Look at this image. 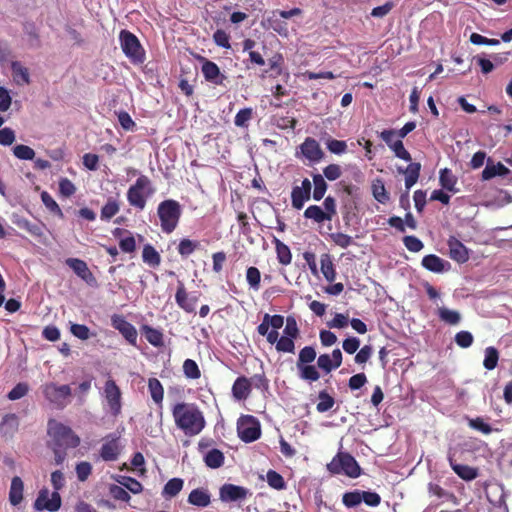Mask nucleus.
Here are the masks:
<instances>
[{
  "instance_id": "obj_1",
  "label": "nucleus",
  "mask_w": 512,
  "mask_h": 512,
  "mask_svg": "<svg viewBox=\"0 0 512 512\" xmlns=\"http://www.w3.org/2000/svg\"><path fill=\"white\" fill-rule=\"evenodd\" d=\"M172 416L177 428L186 436L198 435L205 427L203 412L194 403L180 402L173 406Z\"/></svg>"
},
{
  "instance_id": "obj_2",
  "label": "nucleus",
  "mask_w": 512,
  "mask_h": 512,
  "mask_svg": "<svg viewBox=\"0 0 512 512\" xmlns=\"http://www.w3.org/2000/svg\"><path fill=\"white\" fill-rule=\"evenodd\" d=\"M51 483L54 488V492L51 494V498H49V491L47 488H43L39 491L38 496L34 502V508L38 511L47 510L50 512H55L61 507V496L59 494V490H61L65 485V478L63 473L60 470H56L51 474Z\"/></svg>"
},
{
  "instance_id": "obj_3",
  "label": "nucleus",
  "mask_w": 512,
  "mask_h": 512,
  "mask_svg": "<svg viewBox=\"0 0 512 512\" xmlns=\"http://www.w3.org/2000/svg\"><path fill=\"white\" fill-rule=\"evenodd\" d=\"M47 432L53 441V445L59 448H76L80 444V438L73 430L55 419L48 421Z\"/></svg>"
},
{
  "instance_id": "obj_4",
  "label": "nucleus",
  "mask_w": 512,
  "mask_h": 512,
  "mask_svg": "<svg viewBox=\"0 0 512 512\" xmlns=\"http://www.w3.org/2000/svg\"><path fill=\"white\" fill-rule=\"evenodd\" d=\"M157 214L160 219L162 231L170 234L176 229L182 210L178 201L167 199L159 203Z\"/></svg>"
},
{
  "instance_id": "obj_5",
  "label": "nucleus",
  "mask_w": 512,
  "mask_h": 512,
  "mask_svg": "<svg viewBox=\"0 0 512 512\" xmlns=\"http://www.w3.org/2000/svg\"><path fill=\"white\" fill-rule=\"evenodd\" d=\"M151 180L146 175H140L127 191L128 203L139 210L146 206L147 199L154 193Z\"/></svg>"
},
{
  "instance_id": "obj_6",
  "label": "nucleus",
  "mask_w": 512,
  "mask_h": 512,
  "mask_svg": "<svg viewBox=\"0 0 512 512\" xmlns=\"http://www.w3.org/2000/svg\"><path fill=\"white\" fill-rule=\"evenodd\" d=\"M327 469L332 474H345L351 478L360 476L361 469L355 458L346 452H339L332 461L327 464Z\"/></svg>"
},
{
  "instance_id": "obj_7",
  "label": "nucleus",
  "mask_w": 512,
  "mask_h": 512,
  "mask_svg": "<svg viewBox=\"0 0 512 512\" xmlns=\"http://www.w3.org/2000/svg\"><path fill=\"white\" fill-rule=\"evenodd\" d=\"M42 393L51 405L57 409H63L70 402L72 390L69 385H57L50 382L42 386Z\"/></svg>"
},
{
  "instance_id": "obj_8",
  "label": "nucleus",
  "mask_w": 512,
  "mask_h": 512,
  "mask_svg": "<svg viewBox=\"0 0 512 512\" xmlns=\"http://www.w3.org/2000/svg\"><path fill=\"white\" fill-rule=\"evenodd\" d=\"M120 46L123 53L133 63H143L145 60V51L140 44L139 39L128 30H121L119 33Z\"/></svg>"
},
{
  "instance_id": "obj_9",
  "label": "nucleus",
  "mask_w": 512,
  "mask_h": 512,
  "mask_svg": "<svg viewBox=\"0 0 512 512\" xmlns=\"http://www.w3.org/2000/svg\"><path fill=\"white\" fill-rule=\"evenodd\" d=\"M421 167V163L419 162L409 163L405 168L401 166L397 167V172L405 175L406 193L402 194L399 200L400 205L405 209L410 206L408 192L417 183L420 177Z\"/></svg>"
},
{
  "instance_id": "obj_10",
  "label": "nucleus",
  "mask_w": 512,
  "mask_h": 512,
  "mask_svg": "<svg viewBox=\"0 0 512 512\" xmlns=\"http://www.w3.org/2000/svg\"><path fill=\"white\" fill-rule=\"evenodd\" d=\"M103 394L107 401L110 413L114 417L120 415L122 410V393L115 380L112 378L107 379L104 385Z\"/></svg>"
},
{
  "instance_id": "obj_11",
  "label": "nucleus",
  "mask_w": 512,
  "mask_h": 512,
  "mask_svg": "<svg viewBox=\"0 0 512 512\" xmlns=\"http://www.w3.org/2000/svg\"><path fill=\"white\" fill-rule=\"evenodd\" d=\"M237 431L239 438L246 443L256 441L261 436L259 422L249 415L240 419Z\"/></svg>"
},
{
  "instance_id": "obj_12",
  "label": "nucleus",
  "mask_w": 512,
  "mask_h": 512,
  "mask_svg": "<svg viewBox=\"0 0 512 512\" xmlns=\"http://www.w3.org/2000/svg\"><path fill=\"white\" fill-rule=\"evenodd\" d=\"M251 496L252 492L248 488L231 483H225L219 489V499L224 503H241Z\"/></svg>"
},
{
  "instance_id": "obj_13",
  "label": "nucleus",
  "mask_w": 512,
  "mask_h": 512,
  "mask_svg": "<svg viewBox=\"0 0 512 512\" xmlns=\"http://www.w3.org/2000/svg\"><path fill=\"white\" fill-rule=\"evenodd\" d=\"M103 441L104 442L99 451L101 459L106 462L116 461L122 452L120 435L117 433H110L103 438Z\"/></svg>"
},
{
  "instance_id": "obj_14",
  "label": "nucleus",
  "mask_w": 512,
  "mask_h": 512,
  "mask_svg": "<svg viewBox=\"0 0 512 512\" xmlns=\"http://www.w3.org/2000/svg\"><path fill=\"white\" fill-rule=\"evenodd\" d=\"M379 136L387 144V146L394 152L397 158L412 163L411 154L404 147L402 139H395L397 135L394 129L383 130Z\"/></svg>"
},
{
  "instance_id": "obj_15",
  "label": "nucleus",
  "mask_w": 512,
  "mask_h": 512,
  "mask_svg": "<svg viewBox=\"0 0 512 512\" xmlns=\"http://www.w3.org/2000/svg\"><path fill=\"white\" fill-rule=\"evenodd\" d=\"M111 323L114 329L118 330L121 335L129 342L136 346L138 333L136 328L128 322L123 315L114 314L111 317Z\"/></svg>"
},
{
  "instance_id": "obj_16",
  "label": "nucleus",
  "mask_w": 512,
  "mask_h": 512,
  "mask_svg": "<svg viewBox=\"0 0 512 512\" xmlns=\"http://www.w3.org/2000/svg\"><path fill=\"white\" fill-rule=\"evenodd\" d=\"M66 264L74 271V273L91 287L98 285L97 279L89 269L87 263L79 258H68Z\"/></svg>"
},
{
  "instance_id": "obj_17",
  "label": "nucleus",
  "mask_w": 512,
  "mask_h": 512,
  "mask_svg": "<svg viewBox=\"0 0 512 512\" xmlns=\"http://www.w3.org/2000/svg\"><path fill=\"white\" fill-rule=\"evenodd\" d=\"M311 182L308 178L302 181L301 186H294L291 192L292 207L300 210L303 208L304 203L311 197Z\"/></svg>"
},
{
  "instance_id": "obj_18",
  "label": "nucleus",
  "mask_w": 512,
  "mask_h": 512,
  "mask_svg": "<svg viewBox=\"0 0 512 512\" xmlns=\"http://www.w3.org/2000/svg\"><path fill=\"white\" fill-rule=\"evenodd\" d=\"M175 301L177 305L186 313H193L195 312L198 297L190 296L185 288L184 283L182 281H178V286L175 293Z\"/></svg>"
},
{
  "instance_id": "obj_19",
  "label": "nucleus",
  "mask_w": 512,
  "mask_h": 512,
  "mask_svg": "<svg viewBox=\"0 0 512 512\" xmlns=\"http://www.w3.org/2000/svg\"><path fill=\"white\" fill-rule=\"evenodd\" d=\"M202 61L201 72L205 80L214 85H223L227 77L220 72L218 65L203 57Z\"/></svg>"
},
{
  "instance_id": "obj_20",
  "label": "nucleus",
  "mask_w": 512,
  "mask_h": 512,
  "mask_svg": "<svg viewBox=\"0 0 512 512\" xmlns=\"http://www.w3.org/2000/svg\"><path fill=\"white\" fill-rule=\"evenodd\" d=\"M302 155L312 163L320 162L324 157V152L320 144L312 137H307L300 145Z\"/></svg>"
},
{
  "instance_id": "obj_21",
  "label": "nucleus",
  "mask_w": 512,
  "mask_h": 512,
  "mask_svg": "<svg viewBox=\"0 0 512 512\" xmlns=\"http://www.w3.org/2000/svg\"><path fill=\"white\" fill-rule=\"evenodd\" d=\"M450 258L458 263H465L469 259L468 249L456 237L451 236L448 239Z\"/></svg>"
},
{
  "instance_id": "obj_22",
  "label": "nucleus",
  "mask_w": 512,
  "mask_h": 512,
  "mask_svg": "<svg viewBox=\"0 0 512 512\" xmlns=\"http://www.w3.org/2000/svg\"><path fill=\"white\" fill-rule=\"evenodd\" d=\"M252 391V381L246 376H239L232 385V395L238 400H246Z\"/></svg>"
},
{
  "instance_id": "obj_23",
  "label": "nucleus",
  "mask_w": 512,
  "mask_h": 512,
  "mask_svg": "<svg viewBox=\"0 0 512 512\" xmlns=\"http://www.w3.org/2000/svg\"><path fill=\"white\" fill-rule=\"evenodd\" d=\"M422 266L431 272L442 273L450 267V263L435 254H429L423 257Z\"/></svg>"
},
{
  "instance_id": "obj_24",
  "label": "nucleus",
  "mask_w": 512,
  "mask_h": 512,
  "mask_svg": "<svg viewBox=\"0 0 512 512\" xmlns=\"http://www.w3.org/2000/svg\"><path fill=\"white\" fill-rule=\"evenodd\" d=\"M188 503L197 507H207L211 503V495L205 488L193 489L187 499Z\"/></svg>"
},
{
  "instance_id": "obj_25",
  "label": "nucleus",
  "mask_w": 512,
  "mask_h": 512,
  "mask_svg": "<svg viewBox=\"0 0 512 512\" xmlns=\"http://www.w3.org/2000/svg\"><path fill=\"white\" fill-rule=\"evenodd\" d=\"M19 428V418L16 414H6L0 423V433L4 437H12Z\"/></svg>"
},
{
  "instance_id": "obj_26",
  "label": "nucleus",
  "mask_w": 512,
  "mask_h": 512,
  "mask_svg": "<svg viewBox=\"0 0 512 512\" xmlns=\"http://www.w3.org/2000/svg\"><path fill=\"white\" fill-rule=\"evenodd\" d=\"M140 330L146 340L154 347H162L164 345V335L161 330L147 324L142 325Z\"/></svg>"
},
{
  "instance_id": "obj_27",
  "label": "nucleus",
  "mask_w": 512,
  "mask_h": 512,
  "mask_svg": "<svg viewBox=\"0 0 512 512\" xmlns=\"http://www.w3.org/2000/svg\"><path fill=\"white\" fill-rule=\"evenodd\" d=\"M510 173V170L503 165L501 162L492 164L491 160L488 159L487 165L482 171V179L490 180L496 176H506Z\"/></svg>"
},
{
  "instance_id": "obj_28",
  "label": "nucleus",
  "mask_w": 512,
  "mask_h": 512,
  "mask_svg": "<svg viewBox=\"0 0 512 512\" xmlns=\"http://www.w3.org/2000/svg\"><path fill=\"white\" fill-rule=\"evenodd\" d=\"M23 490L24 484L22 479L19 476L13 477L9 491V501L13 506H17L22 502Z\"/></svg>"
},
{
  "instance_id": "obj_29",
  "label": "nucleus",
  "mask_w": 512,
  "mask_h": 512,
  "mask_svg": "<svg viewBox=\"0 0 512 512\" xmlns=\"http://www.w3.org/2000/svg\"><path fill=\"white\" fill-rule=\"evenodd\" d=\"M452 470L463 480L471 481L478 476V471L468 465L458 464L452 458L449 459Z\"/></svg>"
},
{
  "instance_id": "obj_30",
  "label": "nucleus",
  "mask_w": 512,
  "mask_h": 512,
  "mask_svg": "<svg viewBox=\"0 0 512 512\" xmlns=\"http://www.w3.org/2000/svg\"><path fill=\"white\" fill-rule=\"evenodd\" d=\"M439 182L443 189L452 192L457 193L458 189L456 188L457 184V178L452 173V171L448 168H444L440 170L439 173Z\"/></svg>"
},
{
  "instance_id": "obj_31",
  "label": "nucleus",
  "mask_w": 512,
  "mask_h": 512,
  "mask_svg": "<svg viewBox=\"0 0 512 512\" xmlns=\"http://www.w3.org/2000/svg\"><path fill=\"white\" fill-rule=\"evenodd\" d=\"M148 389L153 401L162 408L164 398V388L161 382L157 378L148 379Z\"/></svg>"
},
{
  "instance_id": "obj_32",
  "label": "nucleus",
  "mask_w": 512,
  "mask_h": 512,
  "mask_svg": "<svg viewBox=\"0 0 512 512\" xmlns=\"http://www.w3.org/2000/svg\"><path fill=\"white\" fill-rule=\"evenodd\" d=\"M184 481L181 478H172L164 485L162 496L165 499H171L177 496L183 489Z\"/></svg>"
},
{
  "instance_id": "obj_33",
  "label": "nucleus",
  "mask_w": 512,
  "mask_h": 512,
  "mask_svg": "<svg viewBox=\"0 0 512 512\" xmlns=\"http://www.w3.org/2000/svg\"><path fill=\"white\" fill-rule=\"evenodd\" d=\"M143 262L152 268H156L161 263V256L158 251L151 245L146 244L142 251Z\"/></svg>"
},
{
  "instance_id": "obj_34",
  "label": "nucleus",
  "mask_w": 512,
  "mask_h": 512,
  "mask_svg": "<svg viewBox=\"0 0 512 512\" xmlns=\"http://www.w3.org/2000/svg\"><path fill=\"white\" fill-rule=\"evenodd\" d=\"M321 272L328 282H333L336 279V270L331 259L327 253L321 255Z\"/></svg>"
},
{
  "instance_id": "obj_35",
  "label": "nucleus",
  "mask_w": 512,
  "mask_h": 512,
  "mask_svg": "<svg viewBox=\"0 0 512 512\" xmlns=\"http://www.w3.org/2000/svg\"><path fill=\"white\" fill-rule=\"evenodd\" d=\"M273 243L275 244L277 259L279 263L285 266L289 265L292 261L290 248L276 237H274Z\"/></svg>"
},
{
  "instance_id": "obj_36",
  "label": "nucleus",
  "mask_w": 512,
  "mask_h": 512,
  "mask_svg": "<svg viewBox=\"0 0 512 512\" xmlns=\"http://www.w3.org/2000/svg\"><path fill=\"white\" fill-rule=\"evenodd\" d=\"M224 459L225 457L223 452L219 449L214 448L206 453L204 457V462L207 467L217 469L224 464Z\"/></svg>"
},
{
  "instance_id": "obj_37",
  "label": "nucleus",
  "mask_w": 512,
  "mask_h": 512,
  "mask_svg": "<svg viewBox=\"0 0 512 512\" xmlns=\"http://www.w3.org/2000/svg\"><path fill=\"white\" fill-rule=\"evenodd\" d=\"M428 492L430 495L437 497L443 502L456 503V496L452 492L446 491L438 484L429 483Z\"/></svg>"
},
{
  "instance_id": "obj_38",
  "label": "nucleus",
  "mask_w": 512,
  "mask_h": 512,
  "mask_svg": "<svg viewBox=\"0 0 512 512\" xmlns=\"http://www.w3.org/2000/svg\"><path fill=\"white\" fill-rule=\"evenodd\" d=\"M468 426L471 429L479 431L484 435H489L492 432H500L499 428H493L488 423H486L482 417L469 418Z\"/></svg>"
},
{
  "instance_id": "obj_39",
  "label": "nucleus",
  "mask_w": 512,
  "mask_h": 512,
  "mask_svg": "<svg viewBox=\"0 0 512 512\" xmlns=\"http://www.w3.org/2000/svg\"><path fill=\"white\" fill-rule=\"evenodd\" d=\"M119 210H120L119 202L112 197L108 198L105 205L101 208V214H100L101 220L109 221L119 212Z\"/></svg>"
},
{
  "instance_id": "obj_40",
  "label": "nucleus",
  "mask_w": 512,
  "mask_h": 512,
  "mask_svg": "<svg viewBox=\"0 0 512 512\" xmlns=\"http://www.w3.org/2000/svg\"><path fill=\"white\" fill-rule=\"evenodd\" d=\"M299 371V376L302 380L309 382H316L320 378V373L317 370L316 366L311 364H305L296 366Z\"/></svg>"
},
{
  "instance_id": "obj_41",
  "label": "nucleus",
  "mask_w": 512,
  "mask_h": 512,
  "mask_svg": "<svg viewBox=\"0 0 512 512\" xmlns=\"http://www.w3.org/2000/svg\"><path fill=\"white\" fill-rule=\"evenodd\" d=\"M318 399L319 402L316 405V409L319 413L329 411L335 404V399L326 390L319 392Z\"/></svg>"
},
{
  "instance_id": "obj_42",
  "label": "nucleus",
  "mask_w": 512,
  "mask_h": 512,
  "mask_svg": "<svg viewBox=\"0 0 512 512\" xmlns=\"http://www.w3.org/2000/svg\"><path fill=\"white\" fill-rule=\"evenodd\" d=\"M372 194L374 198L382 204H385L389 200V194L386 191L385 185L381 179H376L372 183Z\"/></svg>"
},
{
  "instance_id": "obj_43",
  "label": "nucleus",
  "mask_w": 512,
  "mask_h": 512,
  "mask_svg": "<svg viewBox=\"0 0 512 512\" xmlns=\"http://www.w3.org/2000/svg\"><path fill=\"white\" fill-rule=\"evenodd\" d=\"M304 217L307 219H312L316 223H322L329 219V215L324 214V210L317 205H311L307 207L304 211Z\"/></svg>"
},
{
  "instance_id": "obj_44",
  "label": "nucleus",
  "mask_w": 512,
  "mask_h": 512,
  "mask_svg": "<svg viewBox=\"0 0 512 512\" xmlns=\"http://www.w3.org/2000/svg\"><path fill=\"white\" fill-rule=\"evenodd\" d=\"M314 190H313V199L316 201H320L327 190V183L324 180V177L321 174H314L312 176Z\"/></svg>"
},
{
  "instance_id": "obj_45",
  "label": "nucleus",
  "mask_w": 512,
  "mask_h": 512,
  "mask_svg": "<svg viewBox=\"0 0 512 512\" xmlns=\"http://www.w3.org/2000/svg\"><path fill=\"white\" fill-rule=\"evenodd\" d=\"M200 246L199 241H193L187 238L182 239L177 247L178 253L186 258L194 253Z\"/></svg>"
},
{
  "instance_id": "obj_46",
  "label": "nucleus",
  "mask_w": 512,
  "mask_h": 512,
  "mask_svg": "<svg viewBox=\"0 0 512 512\" xmlns=\"http://www.w3.org/2000/svg\"><path fill=\"white\" fill-rule=\"evenodd\" d=\"M438 316L443 322L449 325H457L461 320V315L458 311L450 310L445 307L438 309Z\"/></svg>"
},
{
  "instance_id": "obj_47",
  "label": "nucleus",
  "mask_w": 512,
  "mask_h": 512,
  "mask_svg": "<svg viewBox=\"0 0 512 512\" xmlns=\"http://www.w3.org/2000/svg\"><path fill=\"white\" fill-rule=\"evenodd\" d=\"M182 369H183V373H184L185 377L188 379L196 380L201 377L200 368H199L198 364L196 363V361H194L192 359H186L183 362Z\"/></svg>"
},
{
  "instance_id": "obj_48",
  "label": "nucleus",
  "mask_w": 512,
  "mask_h": 512,
  "mask_svg": "<svg viewBox=\"0 0 512 512\" xmlns=\"http://www.w3.org/2000/svg\"><path fill=\"white\" fill-rule=\"evenodd\" d=\"M498 360H499L498 350L493 346L487 347L485 349V357H484V361H483V366L487 370H493L496 368V366L498 364Z\"/></svg>"
},
{
  "instance_id": "obj_49",
  "label": "nucleus",
  "mask_w": 512,
  "mask_h": 512,
  "mask_svg": "<svg viewBox=\"0 0 512 512\" xmlns=\"http://www.w3.org/2000/svg\"><path fill=\"white\" fill-rule=\"evenodd\" d=\"M246 280L251 289L258 291L261 283V273L257 267L251 266L246 270Z\"/></svg>"
},
{
  "instance_id": "obj_50",
  "label": "nucleus",
  "mask_w": 512,
  "mask_h": 512,
  "mask_svg": "<svg viewBox=\"0 0 512 512\" xmlns=\"http://www.w3.org/2000/svg\"><path fill=\"white\" fill-rule=\"evenodd\" d=\"M268 485L276 490H283L286 488V482L281 474L275 470H269L266 474Z\"/></svg>"
},
{
  "instance_id": "obj_51",
  "label": "nucleus",
  "mask_w": 512,
  "mask_h": 512,
  "mask_svg": "<svg viewBox=\"0 0 512 512\" xmlns=\"http://www.w3.org/2000/svg\"><path fill=\"white\" fill-rule=\"evenodd\" d=\"M317 353L312 346H305L299 352L296 366L311 364L316 359Z\"/></svg>"
},
{
  "instance_id": "obj_52",
  "label": "nucleus",
  "mask_w": 512,
  "mask_h": 512,
  "mask_svg": "<svg viewBox=\"0 0 512 512\" xmlns=\"http://www.w3.org/2000/svg\"><path fill=\"white\" fill-rule=\"evenodd\" d=\"M13 154L20 160H33L35 157V151L24 144H18L13 147Z\"/></svg>"
},
{
  "instance_id": "obj_53",
  "label": "nucleus",
  "mask_w": 512,
  "mask_h": 512,
  "mask_svg": "<svg viewBox=\"0 0 512 512\" xmlns=\"http://www.w3.org/2000/svg\"><path fill=\"white\" fill-rule=\"evenodd\" d=\"M362 502L361 490L346 492L342 496V503L347 508H354Z\"/></svg>"
},
{
  "instance_id": "obj_54",
  "label": "nucleus",
  "mask_w": 512,
  "mask_h": 512,
  "mask_svg": "<svg viewBox=\"0 0 512 512\" xmlns=\"http://www.w3.org/2000/svg\"><path fill=\"white\" fill-rule=\"evenodd\" d=\"M253 109L252 108H244L237 112L234 118V124L237 127L245 128L248 126V122L252 119Z\"/></svg>"
},
{
  "instance_id": "obj_55",
  "label": "nucleus",
  "mask_w": 512,
  "mask_h": 512,
  "mask_svg": "<svg viewBox=\"0 0 512 512\" xmlns=\"http://www.w3.org/2000/svg\"><path fill=\"white\" fill-rule=\"evenodd\" d=\"M268 25L271 29H273L275 32H277L281 36H288V27L287 23L276 18L274 14L267 19Z\"/></svg>"
},
{
  "instance_id": "obj_56",
  "label": "nucleus",
  "mask_w": 512,
  "mask_h": 512,
  "mask_svg": "<svg viewBox=\"0 0 512 512\" xmlns=\"http://www.w3.org/2000/svg\"><path fill=\"white\" fill-rule=\"evenodd\" d=\"M12 72L15 80L19 82L20 80L25 83L29 84L30 78H29V72L28 69L22 66L19 62H13L12 63Z\"/></svg>"
},
{
  "instance_id": "obj_57",
  "label": "nucleus",
  "mask_w": 512,
  "mask_h": 512,
  "mask_svg": "<svg viewBox=\"0 0 512 512\" xmlns=\"http://www.w3.org/2000/svg\"><path fill=\"white\" fill-rule=\"evenodd\" d=\"M269 68L277 76L281 75L284 70V57L281 53H275L271 58L268 59Z\"/></svg>"
},
{
  "instance_id": "obj_58",
  "label": "nucleus",
  "mask_w": 512,
  "mask_h": 512,
  "mask_svg": "<svg viewBox=\"0 0 512 512\" xmlns=\"http://www.w3.org/2000/svg\"><path fill=\"white\" fill-rule=\"evenodd\" d=\"M41 200L46 208L49 209L52 213L58 215L59 217H63L61 208L48 192H42Z\"/></svg>"
},
{
  "instance_id": "obj_59",
  "label": "nucleus",
  "mask_w": 512,
  "mask_h": 512,
  "mask_svg": "<svg viewBox=\"0 0 512 512\" xmlns=\"http://www.w3.org/2000/svg\"><path fill=\"white\" fill-rule=\"evenodd\" d=\"M292 337L282 336L276 344V350L282 353H294L295 343Z\"/></svg>"
},
{
  "instance_id": "obj_60",
  "label": "nucleus",
  "mask_w": 512,
  "mask_h": 512,
  "mask_svg": "<svg viewBox=\"0 0 512 512\" xmlns=\"http://www.w3.org/2000/svg\"><path fill=\"white\" fill-rule=\"evenodd\" d=\"M29 391V385L25 382L16 384L8 393L7 397L11 401H15L24 397Z\"/></svg>"
},
{
  "instance_id": "obj_61",
  "label": "nucleus",
  "mask_w": 512,
  "mask_h": 512,
  "mask_svg": "<svg viewBox=\"0 0 512 512\" xmlns=\"http://www.w3.org/2000/svg\"><path fill=\"white\" fill-rule=\"evenodd\" d=\"M213 40L215 42V44L219 47H222V48H225V49H230L231 48V45H230V36L229 34L222 30V29H217L214 34H213Z\"/></svg>"
},
{
  "instance_id": "obj_62",
  "label": "nucleus",
  "mask_w": 512,
  "mask_h": 512,
  "mask_svg": "<svg viewBox=\"0 0 512 512\" xmlns=\"http://www.w3.org/2000/svg\"><path fill=\"white\" fill-rule=\"evenodd\" d=\"M331 240L339 247L345 249L353 244V238L342 232L330 234Z\"/></svg>"
},
{
  "instance_id": "obj_63",
  "label": "nucleus",
  "mask_w": 512,
  "mask_h": 512,
  "mask_svg": "<svg viewBox=\"0 0 512 512\" xmlns=\"http://www.w3.org/2000/svg\"><path fill=\"white\" fill-rule=\"evenodd\" d=\"M286 325L284 328V336L298 338L299 336V328L296 322V319L293 316H288L286 318Z\"/></svg>"
},
{
  "instance_id": "obj_64",
  "label": "nucleus",
  "mask_w": 512,
  "mask_h": 512,
  "mask_svg": "<svg viewBox=\"0 0 512 512\" xmlns=\"http://www.w3.org/2000/svg\"><path fill=\"white\" fill-rule=\"evenodd\" d=\"M473 341V335L469 331H460L455 335V342L461 348L470 347Z\"/></svg>"
}]
</instances>
